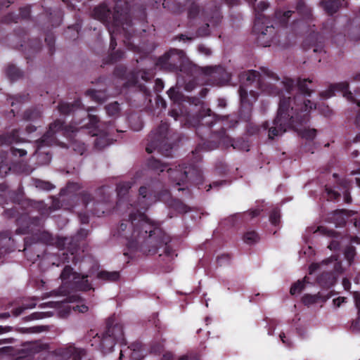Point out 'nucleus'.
<instances>
[{
    "instance_id": "obj_29",
    "label": "nucleus",
    "mask_w": 360,
    "mask_h": 360,
    "mask_svg": "<svg viewBox=\"0 0 360 360\" xmlns=\"http://www.w3.org/2000/svg\"><path fill=\"white\" fill-rule=\"evenodd\" d=\"M345 297H339L336 299H334L333 302V304L335 307H340L342 303L345 302Z\"/></svg>"
},
{
    "instance_id": "obj_3",
    "label": "nucleus",
    "mask_w": 360,
    "mask_h": 360,
    "mask_svg": "<svg viewBox=\"0 0 360 360\" xmlns=\"http://www.w3.org/2000/svg\"><path fill=\"white\" fill-rule=\"evenodd\" d=\"M269 24V20L262 15L257 17L255 22L254 32L258 35V41L263 46H270L274 34V27Z\"/></svg>"
},
{
    "instance_id": "obj_23",
    "label": "nucleus",
    "mask_w": 360,
    "mask_h": 360,
    "mask_svg": "<svg viewBox=\"0 0 360 360\" xmlns=\"http://www.w3.org/2000/svg\"><path fill=\"white\" fill-rule=\"evenodd\" d=\"M239 93H240V100H241L242 103L250 101L247 98L248 91L245 89H244L243 87H240Z\"/></svg>"
},
{
    "instance_id": "obj_7",
    "label": "nucleus",
    "mask_w": 360,
    "mask_h": 360,
    "mask_svg": "<svg viewBox=\"0 0 360 360\" xmlns=\"http://www.w3.org/2000/svg\"><path fill=\"white\" fill-rule=\"evenodd\" d=\"M326 11L333 14L337 11L339 8V3L335 0H327L321 3Z\"/></svg>"
},
{
    "instance_id": "obj_11",
    "label": "nucleus",
    "mask_w": 360,
    "mask_h": 360,
    "mask_svg": "<svg viewBox=\"0 0 360 360\" xmlns=\"http://www.w3.org/2000/svg\"><path fill=\"white\" fill-rule=\"evenodd\" d=\"M350 212L345 210L336 211L333 214V219L335 223L338 225H341L345 223V218L348 217Z\"/></svg>"
},
{
    "instance_id": "obj_5",
    "label": "nucleus",
    "mask_w": 360,
    "mask_h": 360,
    "mask_svg": "<svg viewBox=\"0 0 360 360\" xmlns=\"http://www.w3.org/2000/svg\"><path fill=\"white\" fill-rule=\"evenodd\" d=\"M61 278L65 283H72L82 290H86L91 288L90 284L86 280V277L80 276L79 274L72 272L70 266H65L61 274Z\"/></svg>"
},
{
    "instance_id": "obj_51",
    "label": "nucleus",
    "mask_w": 360,
    "mask_h": 360,
    "mask_svg": "<svg viewBox=\"0 0 360 360\" xmlns=\"http://www.w3.org/2000/svg\"><path fill=\"white\" fill-rule=\"evenodd\" d=\"M330 249H332V244L329 245Z\"/></svg>"
},
{
    "instance_id": "obj_25",
    "label": "nucleus",
    "mask_w": 360,
    "mask_h": 360,
    "mask_svg": "<svg viewBox=\"0 0 360 360\" xmlns=\"http://www.w3.org/2000/svg\"><path fill=\"white\" fill-rule=\"evenodd\" d=\"M280 214L277 211H274L271 213L270 216V220L272 224H276L279 221Z\"/></svg>"
},
{
    "instance_id": "obj_18",
    "label": "nucleus",
    "mask_w": 360,
    "mask_h": 360,
    "mask_svg": "<svg viewBox=\"0 0 360 360\" xmlns=\"http://www.w3.org/2000/svg\"><path fill=\"white\" fill-rule=\"evenodd\" d=\"M307 82V80H306V79H303V80L299 79L297 82V85L299 86V88L303 93L309 94V89L306 85Z\"/></svg>"
},
{
    "instance_id": "obj_44",
    "label": "nucleus",
    "mask_w": 360,
    "mask_h": 360,
    "mask_svg": "<svg viewBox=\"0 0 360 360\" xmlns=\"http://www.w3.org/2000/svg\"><path fill=\"white\" fill-rule=\"evenodd\" d=\"M356 184L360 187V179H356Z\"/></svg>"
},
{
    "instance_id": "obj_20",
    "label": "nucleus",
    "mask_w": 360,
    "mask_h": 360,
    "mask_svg": "<svg viewBox=\"0 0 360 360\" xmlns=\"http://www.w3.org/2000/svg\"><path fill=\"white\" fill-rule=\"evenodd\" d=\"M258 77V74L257 72L254 70H250L246 73V80L250 82H254Z\"/></svg>"
},
{
    "instance_id": "obj_8",
    "label": "nucleus",
    "mask_w": 360,
    "mask_h": 360,
    "mask_svg": "<svg viewBox=\"0 0 360 360\" xmlns=\"http://www.w3.org/2000/svg\"><path fill=\"white\" fill-rule=\"evenodd\" d=\"M169 173L170 177L174 181H176V184L180 185V181H184L186 178V172H181L176 169H169Z\"/></svg>"
},
{
    "instance_id": "obj_35",
    "label": "nucleus",
    "mask_w": 360,
    "mask_h": 360,
    "mask_svg": "<svg viewBox=\"0 0 360 360\" xmlns=\"http://www.w3.org/2000/svg\"><path fill=\"white\" fill-rule=\"evenodd\" d=\"M354 255V250L352 249H349L346 252V257L347 258L352 257Z\"/></svg>"
},
{
    "instance_id": "obj_2",
    "label": "nucleus",
    "mask_w": 360,
    "mask_h": 360,
    "mask_svg": "<svg viewBox=\"0 0 360 360\" xmlns=\"http://www.w3.org/2000/svg\"><path fill=\"white\" fill-rule=\"evenodd\" d=\"M130 219L128 228L131 229V231L126 235V238L131 247L143 243L153 233H155V228L143 213H139L138 215L133 214L130 216Z\"/></svg>"
},
{
    "instance_id": "obj_49",
    "label": "nucleus",
    "mask_w": 360,
    "mask_h": 360,
    "mask_svg": "<svg viewBox=\"0 0 360 360\" xmlns=\"http://www.w3.org/2000/svg\"><path fill=\"white\" fill-rule=\"evenodd\" d=\"M81 154L83 153V150L79 151Z\"/></svg>"
},
{
    "instance_id": "obj_9",
    "label": "nucleus",
    "mask_w": 360,
    "mask_h": 360,
    "mask_svg": "<svg viewBox=\"0 0 360 360\" xmlns=\"http://www.w3.org/2000/svg\"><path fill=\"white\" fill-rule=\"evenodd\" d=\"M98 277L99 278L109 281H115L119 279L120 274L117 271H112V272H108V271H101L98 274Z\"/></svg>"
},
{
    "instance_id": "obj_38",
    "label": "nucleus",
    "mask_w": 360,
    "mask_h": 360,
    "mask_svg": "<svg viewBox=\"0 0 360 360\" xmlns=\"http://www.w3.org/2000/svg\"><path fill=\"white\" fill-rule=\"evenodd\" d=\"M41 184H43L45 185L44 187L45 189H50L51 188V186H50L49 184H48V183H43V182H41Z\"/></svg>"
},
{
    "instance_id": "obj_28",
    "label": "nucleus",
    "mask_w": 360,
    "mask_h": 360,
    "mask_svg": "<svg viewBox=\"0 0 360 360\" xmlns=\"http://www.w3.org/2000/svg\"><path fill=\"white\" fill-rule=\"evenodd\" d=\"M326 191H327L328 198L331 200L338 198V197L340 195L337 191H333L332 189L327 188Z\"/></svg>"
},
{
    "instance_id": "obj_17",
    "label": "nucleus",
    "mask_w": 360,
    "mask_h": 360,
    "mask_svg": "<svg viewBox=\"0 0 360 360\" xmlns=\"http://www.w3.org/2000/svg\"><path fill=\"white\" fill-rule=\"evenodd\" d=\"M302 300L305 304H311L316 302L317 297L314 295H306L303 297Z\"/></svg>"
},
{
    "instance_id": "obj_52",
    "label": "nucleus",
    "mask_w": 360,
    "mask_h": 360,
    "mask_svg": "<svg viewBox=\"0 0 360 360\" xmlns=\"http://www.w3.org/2000/svg\"><path fill=\"white\" fill-rule=\"evenodd\" d=\"M358 105L360 106V103H358Z\"/></svg>"
},
{
    "instance_id": "obj_16",
    "label": "nucleus",
    "mask_w": 360,
    "mask_h": 360,
    "mask_svg": "<svg viewBox=\"0 0 360 360\" xmlns=\"http://www.w3.org/2000/svg\"><path fill=\"white\" fill-rule=\"evenodd\" d=\"M149 165H150V167H152L154 169H157V170L160 169V172H163L164 171V167H165V166L162 165L157 160H150V162H149Z\"/></svg>"
},
{
    "instance_id": "obj_26",
    "label": "nucleus",
    "mask_w": 360,
    "mask_h": 360,
    "mask_svg": "<svg viewBox=\"0 0 360 360\" xmlns=\"http://www.w3.org/2000/svg\"><path fill=\"white\" fill-rule=\"evenodd\" d=\"M36 304L35 303H32L30 305H25L23 307H20L19 309H17L15 312H14V314L15 316H18L19 314H20L23 310L26 309H32V308H34L35 307Z\"/></svg>"
},
{
    "instance_id": "obj_15",
    "label": "nucleus",
    "mask_w": 360,
    "mask_h": 360,
    "mask_svg": "<svg viewBox=\"0 0 360 360\" xmlns=\"http://www.w3.org/2000/svg\"><path fill=\"white\" fill-rule=\"evenodd\" d=\"M110 143V141L108 139H107L105 136L103 137H99L96 140V146L99 148V149H101L103 148H104L105 146L109 145Z\"/></svg>"
},
{
    "instance_id": "obj_39",
    "label": "nucleus",
    "mask_w": 360,
    "mask_h": 360,
    "mask_svg": "<svg viewBox=\"0 0 360 360\" xmlns=\"http://www.w3.org/2000/svg\"><path fill=\"white\" fill-rule=\"evenodd\" d=\"M280 338H281V339L282 342H283V343H285V335H284V334H281V335H280Z\"/></svg>"
},
{
    "instance_id": "obj_13",
    "label": "nucleus",
    "mask_w": 360,
    "mask_h": 360,
    "mask_svg": "<svg viewBox=\"0 0 360 360\" xmlns=\"http://www.w3.org/2000/svg\"><path fill=\"white\" fill-rule=\"evenodd\" d=\"M106 110L107 112L110 115H116L120 110L118 103L115 102L108 105V106L106 107Z\"/></svg>"
},
{
    "instance_id": "obj_12",
    "label": "nucleus",
    "mask_w": 360,
    "mask_h": 360,
    "mask_svg": "<svg viewBox=\"0 0 360 360\" xmlns=\"http://www.w3.org/2000/svg\"><path fill=\"white\" fill-rule=\"evenodd\" d=\"M243 239L245 243L251 244L258 240V236L255 231H248L244 235Z\"/></svg>"
},
{
    "instance_id": "obj_41",
    "label": "nucleus",
    "mask_w": 360,
    "mask_h": 360,
    "mask_svg": "<svg viewBox=\"0 0 360 360\" xmlns=\"http://www.w3.org/2000/svg\"><path fill=\"white\" fill-rule=\"evenodd\" d=\"M317 231H319V232H321L323 233H325V229L323 228V227L319 228Z\"/></svg>"
},
{
    "instance_id": "obj_34",
    "label": "nucleus",
    "mask_w": 360,
    "mask_h": 360,
    "mask_svg": "<svg viewBox=\"0 0 360 360\" xmlns=\"http://www.w3.org/2000/svg\"><path fill=\"white\" fill-rule=\"evenodd\" d=\"M267 7H268V4L266 2H260L258 4V8L260 10H264V9L266 8Z\"/></svg>"
},
{
    "instance_id": "obj_50",
    "label": "nucleus",
    "mask_w": 360,
    "mask_h": 360,
    "mask_svg": "<svg viewBox=\"0 0 360 360\" xmlns=\"http://www.w3.org/2000/svg\"><path fill=\"white\" fill-rule=\"evenodd\" d=\"M146 150L148 152V153H150L151 151L149 150L148 148H146Z\"/></svg>"
},
{
    "instance_id": "obj_40",
    "label": "nucleus",
    "mask_w": 360,
    "mask_h": 360,
    "mask_svg": "<svg viewBox=\"0 0 360 360\" xmlns=\"http://www.w3.org/2000/svg\"><path fill=\"white\" fill-rule=\"evenodd\" d=\"M127 227V224H122L120 225V229L124 231L126 228Z\"/></svg>"
},
{
    "instance_id": "obj_27",
    "label": "nucleus",
    "mask_w": 360,
    "mask_h": 360,
    "mask_svg": "<svg viewBox=\"0 0 360 360\" xmlns=\"http://www.w3.org/2000/svg\"><path fill=\"white\" fill-rule=\"evenodd\" d=\"M72 309L75 310V311H77L79 312H82V313H84V312H86L88 311V307L83 304H77L75 306H72Z\"/></svg>"
},
{
    "instance_id": "obj_1",
    "label": "nucleus",
    "mask_w": 360,
    "mask_h": 360,
    "mask_svg": "<svg viewBox=\"0 0 360 360\" xmlns=\"http://www.w3.org/2000/svg\"><path fill=\"white\" fill-rule=\"evenodd\" d=\"M290 98H283L279 103L277 116L274 121V126L269 129V137L274 139L275 136L283 134L291 124L292 122L304 120L307 113L299 115V111L307 112L312 109V104L309 100H304L302 103H296L295 107L290 105Z\"/></svg>"
},
{
    "instance_id": "obj_10",
    "label": "nucleus",
    "mask_w": 360,
    "mask_h": 360,
    "mask_svg": "<svg viewBox=\"0 0 360 360\" xmlns=\"http://www.w3.org/2000/svg\"><path fill=\"white\" fill-rule=\"evenodd\" d=\"M295 128V130L298 131L302 137L306 139H313L316 134V131L314 129H299L296 126H293Z\"/></svg>"
},
{
    "instance_id": "obj_24",
    "label": "nucleus",
    "mask_w": 360,
    "mask_h": 360,
    "mask_svg": "<svg viewBox=\"0 0 360 360\" xmlns=\"http://www.w3.org/2000/svg\"><path fill=\"white\" fill-rule=\"evenodd\" d=\"M342 194L344 196V200L346 202L349 203L351 202V197L349 196V193L348 192L347 186L346 184L343 185V191Z\"/></svg>"
},
{
    "instance_id": "obj_31",
    "label": "nucleus",
    "mask_w": 360,
    "mask_h": 360,
    "mask_svg": "<svg viewBox=\"0 0 360 360\" xmlns=\"http://www.w3.org/2000/svg\"><path fill=\"white\" fill-rule=\"evenodd\" d=\"M342 285H343V288H345V290H349L350 288L351 283L349 281V280L345 278L342 281Z\"/></svg>"
},
{
    "instance_id": "obj_22",
    "label": "nucleus",
    "mask_w": 360,
    "mask_h": 360,
    "mask_svg": "<svg viewBox=\"0 0 360 360\" xmlns=\"http://www.w3.org/2000/svg\"><path fill=\"white\" fill-rule=\"evenodd\" d=\"M352 328L353 330L359 331L360 330V309L358 312L357 319L352 323Z\"/></svg>"
},
{
    "instance_id": "obj_6",
    "label": "nucleus",
    "mask_w": 360,
    "mask_h": 360,
    "mask_svg": "<svg viewBox=\"0 0 360 360\" xmlns=\"http://www.w3.org/2000/svg\"><path fill=\"white\" fill-rule=\"evenodd\" d=\"M110 13L109 10L105 6L97 7L94 9V15L96 18L104 21Z\"/></svg>"
},
{
    "instance_id": "obj_21",
    "label": "nucleus",
    "mask_w": 360,
    "mask_h": 360,
    "mask_svg": "<svg viewBox=\"0 0 360 360\" xmlns=\"http://www.w3.org/2000/svg\"><path fill=\"white\" fill-rule=\"evenodd\" d=\"M291 14V11H286L283 13L281 15V13L276 14V17L278 19L281 20V24H284L286 19H288Z\"/></svg>"
},
{
    "instance_id": "obj_45",
    "label": "nucleus",
    "mask_w": 360,
    "mask_h": 360,
    "mask_svg": "<svg viewBox=\"0 0 360 360\" xmlns=\"http://www.w3.org/2000/svg\"><path fill=\"white\" fill-rule=\"evenodd\" d=\"M122 356H123V351H122V350H121V352H120V358L121 359V358L122 357Z\"/></svg>"
},
{
    "instance_id": "obj_36",
    "label": "nucleus",
    "mask_w": 360,
    "mask_h": 360,
    "mask_svg": "<svg viewBox=\"0 0 360 360\" xmlns=\"http://www.w3.org/2000/svg\"><path fill=\"white\" fill-rule=\"evenodd\" d=\"M172 357V355L170 353L165 354L162 360H171Z\"/></svg>"
},
{
    "instance_id": "obj_46",
    "label": "nucleus",
    "mask_w": 360,
    "mask_h": 360,
    "mask_svg": "<svg viewBox=\"0 0 360 360\" xmlns=\"http://www.w3.org/2000/svg\"><path fill=\"white\" fill-rule=\"evenodd\" d=\"M2 316H4V317H8V314H3V315H2Z\"/></svg>"
},
{
    "instance_id": "obj_32",
    "label": "nucleus",
    "mask_w": 360,
    "mask_h": 360,
    "mask_svg": "<svg viewBox=\"0 0 360 360\" xmlns=\"http://www.w3.org/2000/svg\"><path fill=\"white\" fill-rule=\"evenodd\" d=\"M199 51L201 52V53H203L206 55H209L210 54L211 51L209 49L206 48V47H204V46H200L199 47Z\"/></svg>"
},
{
    "instance_id": "obj_48",
    "label": "nucleus",
    "mask_w": 360,
    "mask_h": 360,
    "mask_svg": "<svg viewBox=\"0 0 360 360\" xmlns=\"http://www.w3.org/2000/svg\"><path fill=\"white\" fill-rule=\"evenodd\" d=\"M331 234H332L331 231L328 232V235H331Z\"/></svg>"
},
{
    "instance_id": "obj_30",
    "label": "nucleus",
    "mask_w": 360,
    "mask_h": 360,
    "mask_svg": "<svg viewBox=\"0 0 360 360\" xmlns=\"http://www.w3.org/2000/svg\"><path fill=\"white\" fill-rule=\"evenodd\" d=\"M354 297L356 306L359 309H360V294L355 292Z\"/></svg>"
},
{
    "instance_id": "obj_43",
    "label": "nucleus",
    "mask_w": 360,
    "mask_h": 360,
    "mask_svg": "<svg viewBox=\"0 0 360 360\" xmlns=\"http://www.w3.org/2000/svg\"><path fill=\"white\" fill-rule=\"evenodd\" d=\"M179 360H188V359L187 357L181 356V358L179 359Z\"/></svg>"
},
{
    "instance_id": "obj_37",
    "label": "nucleus",
    "mask_w": 360,
    "mask_h": 360,
    "mask_svg": "<svg viewBox=\"0 0 360 360\" xmlns=\"http://www.w3.org/2000/svg\"><path fill=\"white\" fill-rule=\"evenodd\" d=\"M344 96L346 97L347 99H352L353 98L352 93H350V92H345L344 93Z\"/></svg>"
},
{
    "instance_id": "obj_19",
    "label": "nucleus",
    "mask_w": 360,
    "mask_h": 360,
    "mask_svg": "<svg viewBox=\"0 0 360 360\" xmlns=\"http://www.w3.org/2000/svg\"><path fill=\"white\" fill-rule=\"evenodd\" d=\"M59 110L63 113H68L72 111V105L68 103H62L59 106Z\"/></svg>"
},
{
    "instance_id": "obj_42",
    "label": "nucleus",
    "mask_w": 360,
    "mask_h": 360,
    "mask_svg": "<svg viewBox=\"0 0 360 360\" xmlns=\"http://www.w3.org/2000/svg\"><path fill=\"white\" fill-rule=\"evenodd\" d=\"M252 213L253 217L259 214V212L257 210H255V211L252 212Z\"/></svg>"
},
{
    "instance_id": "obj_14",
    "label": "nucleus",
    "mask_w": 360,
    "mask_h": 360,
    "mask_svg": "<svg viewBox=\"0 0 360 360\" xmlns=\"http://www.w3.org/2000/svg\"><path fill=\"white\" fill-rule=\"evenodd\" d=\"M304 288V281H297L290 288V293L295 295L300 293Z\"/></svg>"
},
{
    "instance_id": "obj_47",
    "label": "nucleus",
    "mask_w": 360,
    "mask_h": 360,
    "mask_svg": "<svg viewBox=\"0 0 360 360\" xmlns=\"http://www.w3.org/2000/svg\"><path fill=\"white\" fill-rule=\"evenodd\" d=\"M212 185H213L214 186H217L218 185V184H217V183H213V184H212Z\"/></svg>"
},
{
    "instance_id": "obj_4",
    "label": "nucleus",
    "mask_w": 360,
    "mask_h": 360,
    "mask_svg": "<svg viewBox=\"0 0 360 360\" xmlns=\"http://www.w3.org/2000/svg\"><path fill=\"white\" fill-rule=\"evenodd\" d=\"M116 342L124 343L122 328L119 325L110 326L108 328L101 340L100 348L104 353L110 352Z\"/></svg>"
},
{
    "instance_id": "obj_33",
    "label": "nucleus",
    "mask_w": 360,
    "mask_h": 360,
    "mask_svg": "<svg viewBox=\"0 0 360 360\" xmlns=\"http://www.w3.org/2000/svg\"><path fill=\"white\" fill-rule=\"evenodd\" d=\"M147 188L146 187H141L139 189V194L143 198L146 196Z\"/></svg>"
}]
</instances>
